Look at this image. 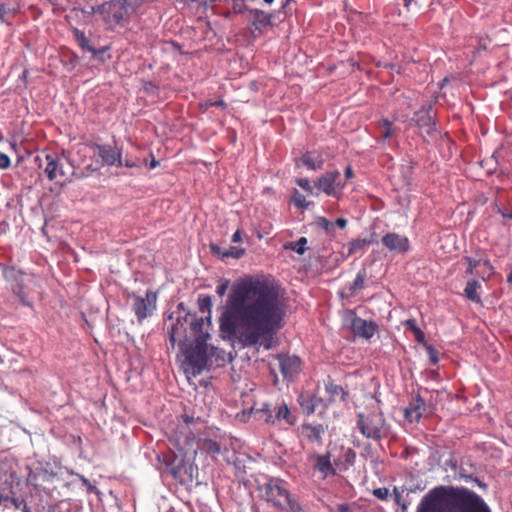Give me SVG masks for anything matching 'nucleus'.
<instances>
[{
	"mask_svg": "<svg viewBox=\"0 0 512 512\" xmlns=\"http://www.w3.org/2000/svg\"><path fill=\"white\" fill-rule=\"evenodd\" d=\"M357 426L362 435L369 439L380 440L388 435V427L380 411H373L366 415L359 414Z\"/></svg>",
	"mask_w": 512,
	"mask_h": 512,
	"instance_id": "423d86ee",
	"label": "nucleus"
},
{
	"mask_svg": "<svg viewBox=\"0 0 512 512\" xmlns=\"http://www.w3.org/2000/svg\"><path fill=\"white\" fill-rule=\"evenodd\" d=\"M198 307L202 314L208 313L207 316L203 317L205 322V329H209L211 325V307H212V301L210 296L207 295H201L198 298Z\"/></svg>",
	"mask_w": 512,
	"mask_h": 512,
	"instance_id": "a878e982",
	"label": "nucleus"
},
{
	"mask_svg": "<svg viewBox=\"0 0 512 512\" xmlns=\"http://www.w3.org/2000/svg\"><path fill=\"white\" fill-rule=\"evenodd\" d=\"M382 244L390 251L405 253L409 250V240L407 237L397 233H388L382 237Z\"/></svg>",
	"mask_w": 512,
	"mask_h": 512,
	"instance_id": "f3484780",
	"label": "nucleus"
},
{
	"mask_svg": "<svg viewBox=\"0 0 512 512\" xmlns=\"http://www.w3.org/2000/svg\"><path fill=\"white\" fill-rule=\"evenodd\" d=\"M34 280H35V276L34 275H30V281L34 282Z\"/></svg>",
	"mask_w": 512,
	"mask_h": 512,
	"instance_id": "774afa93",
	"label": "nucleus"
},
{
	"mask_svg": "<svg viewBox=\"0 0 512 512\" xmlns=\"http://www.w3.org/2000/svg\"><path fill=\"white\" fill-rule=\"evenodd\" d=\"M93 147L97 150V153L104 164L109 166L116 165L119 167L123 165L122 151L116 145L93 144Z\"/></svg>",
	"mask_w": 512,
	"mask_h": 512,
	"instance_id": "ddd939ff",
	"label": "nucleus"
},
{
	"mask_svg": "<svg viewBox=\"0 0 512 512\" xmlns=\"http://www.w3.org/2000/svg\"><path fill=\"white\" fill-rule=\"evenodd\" d=\"M300 161L310 170H320L323 168L324 160L320 153L316 151H308L304 153Z\"/></svg>",
	"mask_w": 512,
	"mask_h": 512,
	"instance_id": "5701e85b",
	"label": "nucleus"
},
{
	"mask_svg": "<svg viewBox=\"0 0 512 512\" xmlns=\"http://www.w3.org/2000/svg\"><path fill=\"white\" fill-rule=\"evenodd\" d=\"M230 285V281L228 279L222 280L216 287V293L218 296L223 297Z\"/></svg>",
	"mask_w": 512,
	"mask_h": 512,
	"instance_id": "ea45409f",
	"label": "nucleus"
},
{
	"mask_svg": "<svg viewBox=\"0 0 512 512\" xmlns=\"http://www.w3.org/2000/svg\"><path fill=\"white\" fill-rule=\"evenodd\" d=\"M298 403L304 414L311 415L315 412L316 407L320 403V399L310 393H301L298 397Z\"/></svg>",
	"mask_w": 512,
	"mask_h": 512,
	"instance_id": "4be33fe9",
	"label": "nucleus"
},
{
	"mask_svg": "<svg viewBox=\"0 0 512 512\" xmlns=\"http://www.w3.org/2000/svg\"><path fill=\"white\" fill-rule=\"evenodd\" d=\"M275 410V423L278 421H285L288 425H294L297 422V418L293 415L288 406L282 402L274 406Z\"/></svg>",
	"mask_w": 512,
	"mask_h": 512,
	"instance_id": "b1692460",
	"label": "nucleus"
},
{
	"mask_svg": "<svg viewBox=\"0 0 512 512\" xmlns=\"http://www.w3.org/2000/svg\"><path fill=\"white\" fill-rule=\"evenodd\" d=\"M370 242L366 239H354L349 242L348 244V254L352 255L359 250H362L366 245H368Z\"/></svg>",
	"mask_w": 512,
	"mask_h": 512,
	"instance_id": "2f4dec72",
	"label": "nucleus"
},
{
	"mask_svg": "<svg viewBox=\"0 0 512 512\" xmlns=\"http://www.w3.org/2000/svg\"><path fill=\"white\" fill-rule=\"evenodd\" d=\"M293 204L298 208H307L308 202L304 195H302L298 190H294L292 197Z\"/></svg>",
	"mask_w": 512,
	"mask_h": 512,
	"instance_id": "f704fd0d",
	"label": "nucleus"
},
{
	"mask_svg": "<svg viewBox=\"0 0 512 512\" xmlns=\"http://www.w3.org/2000/svg\"><path fill=\"white\" fill-rule=\"evenodd\" d=\"M340 510H341L342 512L347 511V510H348V506H347V505H342V506L340 507Z\"/></svg>",
	"mask_w": 512,
	"mask_h": 512,
	"instance_id": "e2e57ef3",
	"label": "nucleus"
},
{
	"mask_svg": "<svg viewBox=\"0 0 512 512\" xmlns=\"http://www.w3.org/2000/svg\"><path fill=\"white\" fill-rule=\"evenodd\" d=\"M507 282H508V284L512 285V269H511V272L509 273V275L507 276Z\"/></svg>",
	"mask_w": 512,
	"mask_h": 512,
	"instance_id": "052dcab7",
	"label": "nucleus"
},
{
	"mask_svg": "<svg viewBox=\"0 0 512 512\" xmlns=\"http://www.w3.org/2000/svg\"><path fill=\"white\" fill-rule=\"evenodd\" d=\"M170 473L173 475L175 479H178L181 477V467L180 466H173L170 469Z\"/></svg>",
	"mask_w": 512,
	"mask_h": 512,
	"instance_id": "864d4df0",
	"label": "nucleus"
},
{
	"mask_svg": "<svg viewBox=\"0 0 512 512\" xmlns=\"http://www.w3.org/2000/svg\"><path fill=\"white\" fill-rule=\"evenodd\" d=\"M425 349H426V352L428 354L430 363L432 365L438 364V362H439V352L437 351V349L435 347H433L432 345H430V344L426 345Z\"/></svg>",
	"mask_w": 512,
	"mask_h": 512,
	"instance_id": "4c0bfd02",
	"label": "nucleus"
},
{
	"mask_svg": "<svg viewBox=\"0 0 512 512\" xmlns=\"http://www.w3.org/2000/svg\"><path fill=\"white\" fill-rule=\"evenodd\" d=\"M210 249L214 254H222L221 248L217 244H211Z\"/></svg>",
	"mask_w": 512,
	"mask_h": 512,
	"instance_id": "bf43d9fd",
	"label": "nucleus"
},
{
	"mask_svg": "<svg viewBox=\"0 0 512 512\" xmlns=\"http://www.w3.org/2000/svg\"><path fill=\"white\" fill-rule=\"evenodd\" d=\"M416 512H491L485 501L464 487L438 486L421 500Z\"/></svg>",
	"mask_w": 512,
	"mask_h": 512,
	"instance_id": "f03ea898",
	"label": "nucleus"
},
{
	"mask_svg": "<svg viewBox=\"0 0 512 512\" xmlns=\"http://www.w3.org/2000/svg\"><path fill=\"white\" fill-rule=\"evenodd\" d=\"M212 106H217V107H221L222 109H224L226 107V104L223 99H219L216 101L207 100L202 104V107H204L205 109H208Z\"/></svg>",
	"mask_w": 512,
	"mask_h": 512,
	"instance_id": "37998d69",
	"label": "nucleus"
},
{
	"mask_svg": "<svg viewBox=\"0 0 512 512\" xmlns=\"http://www.w3.org/2000/svg\"><path fill=\"white\" fill-rule=\"evenodd\" d=\"M313 457L316 460L314 464L316 470L321 472L325 477L327 475H335L336 471L331 464L329 453L325 455H313Z\"/></svg>",
	"mask_w": 512,
	"mask_h": 512,
	"instance_id": "393cba45",
	"label": "nucleus"
},
{
	"mask_svg": "<svg viewBox=\"0 0 512 512\" xmlns=\"http://www.w3.org/2000/svg\"><path fill=\"white\" fill-rule=\"evenodd\" d=\"M12 13V10L4 4H0V19L2 21L6 20V17Z\"/></svg>",
	"mask_w": 512,
	"mask_h": 512,
	"instance_id": "3c124183",
	"label": "nucleus"
},
{
	"mask_svg": "<svg viewBox=\"0 0 512 512\" xmlns=\"http://www.w3.org/2000/svg\"><path fill=\"white\" fill-rule=\"evenodd\" d=\"M141 165V162L139 159H129V158H126L125 160H123V165L122 166H125V167H128V168H134V167H140Z\"/></svg>",
	"mask_w": 512,
	"mask_h": 512,
	"instance_id": "09e8293b",
	"label": "nucleus"
},
{
	"mask_svg": "<svg viewBox=\"0 0 512 512\" xmlns=\"http://www.w3.org/2000/svg\"><path fill=\"white\" fill-rule=\"evenodd\" d=\"M464 260L466 261L468 267L466 269V274L467 275H473L474 274V270L478 267V266H481V259H474L472 257H465Z\"/></svg>",
	"mask_w": 512,
	"mask_h": 512,
	"instance_id": "e433bc0d",
	"label": "nucleus"
},
{
	"mask_svg": "<svg viewBox=\"0 0 512 512\" xmlns=\"http://www.w3.org/2000/svg\"><path fill=\"white\" fill-rule=\"evenodd\" d=\"M378 329V326L372 322L367 321L362 318H355L352 321V330L355 333V335L363 337L365 339H370L374 336Z\"/></svg>",
	"mask_w": 512,
	"mask_h": 512,
	"instance_id": "a211bd4d",
	"label": "nucleus"
},
{
	"mask_svg": "<svg viewBox=\"0 0 512 512\" xmlns=\"http://www.w3.org/2000/svg\"><path fill=\"white\" fill-rule=\"evenodd\" d=\"M12 503L14 504V506L18 509L21 507V505L24 506V504H26L24 502V500H19L18 498H12Z\"/></svg>",
	"mask_w": 512,
	"mask_h": 512,
	"instance_id": "13d9d810",
	"label": "nucleus"
},
{
	"mask_svg": "<svg viewBox=\"0 0 512 512\" xmlns=\"http://www.w3.org/2000/svg\"><path fill=\"white\" fill-rule=\"evenodd\" d=\"M299 429L301 437L308 442L316 443L318 446L323 444L325 428L322 424L303 423Z\"/></svg>",
	"mask_w": 512,
	"mask_h": 512,
	"instance_id": "2eb2a0df",
	"label": "nucleus"
},
{
	"mask_svg": "<svg viewBox=\"0 0 512 512\" xmlns=\"http://www.w3.org/2000/svg\"><path fill=\"white\" fill-rule=\"evenodd\" d=\"M264 494L266 501L279 509L289 506L295 512L299 508L298 504L291 499L288 490L282 486L278 479H271L266 483Z\"/></svg>",
	"mask_w": 512,
	"mask_h": 512,
	"instance_id": "6e6552de",
	"label": "nucleus"
},
{
	"mask_svg": "<svg viewBox=\"0 0 512 512\" xmlns=\"http://www.w3.org/2000/svg\"><path fill=\"white\" fill-rule=\"evenodd\" d=\"M432 110V105H429L428 107H422L420 110L415 112L411 118V123H414L417 127H419L428 136L431 137L437 134L436 122L431 115Z\"/></svg>",
	"mask_w": 512,
	"mask_h": 512,
	"instance_id": "f8f14e48",
	"label": "nucleus"
},
{
	"mask_svg": "<svg viewBox=\"0 0 512 512\" xmlns=\"http://www.w3.org/2000/svg\"><path fill=\"white\" fill-rule=\"evenodd\" d=\"M286 306L271 277L246 276L235 282L219 317L220 331L245 346L273 336L283 326Z\"/></svg>",
	"mask_w": 512,
	"mask_h": 512,
	"instance_id": "f257e3e1",
	"label": "nucleus"
},
{
	"mask_svg": "<svg viewBox=\"0 0 512 512\" xmlns=\"http://www.w3.org/2000/svg\"><path fill=\"white\" fill-rule=\"evenodd\" d=\"M403 325L407 330L411 331L412 333H415V331H418L420 329L416 319H408L403 322Z\"/></svg>",
	"mask_w": 512,
	"mask_h": 512,
	"instance_id": "c03bdc74",
	"label": "nucleus"
},
{
	"mask_svg": "<svg viewBox=\"0 0 512 512\" xmlns=\"http://www.w3.org/2000/svg\"><path fill=\"white\" fill-rule=\"evenodd\" d=\"M406 7H408L411 3V0H403Z\"/></svg>",
	"mask_w": 512,
	"mask_h": 512,
	"instance_id": "338daca9",
	"label": "nucleus"
},
{
	"mask_svg": "<svg viewBox=\"0 0 512 512\" xmlns=\"http://www.w3.org/2000/svg\"><path fill=\"white\" fill-rule=\"evenodd\" d=\"M241 241V232L240 230H237L233 235H232V242L234 243H237Z\"/></svg>",
	"mask_w": 512,
	"mask_h": 512,
	"instance_id": "4d7b16f0",
	"label": "nucleus"
},
{
	"mask_svg": "<svg viewBox=\"0 0 512 512\" xmlns=\"http://www.w3.org/2000/svg\"><path fill=\"white\" fill-rule=\"evenodd\" d=\"M22 510H23V512H30V510H29V508H28L27 504H24V506H23V509H22Z\"/></svg>",
	"mask_w": 512,
	"mask_h": 512,
	"instance_id": "0e129e2a",
	"label": "nucleus"
},
{
	"mask_svg": "<svg viewBox=\"0 0 512 512\" xmlns=\"http://www.w3.org/2000/svg\"><path fill=\"white\" fill-rule=\"evenodd\" d=\"M132 309L139 323L151 316L156 309L157 294L151 290H147L145 297L133 294Z\"/></svg>",
	"mask_w": 512,
	"mask_h": 512,
	"instance_id": "9b49d317",
	"label": "nucleus"
},
{
	"mask_svg": "<svg viewBox=\"0 0 512 512\" xmlns=\"http://www.w3.org/2000/svg\"><path fill=\"white\" fill-rule=\"evenodd\" d=\"M194 322H202L201 325V334H204L207 329H205V322L203 317H198L196 313H186L183 317H178L176 322L172 324V327L169 331V341L171 343L172 348L175 347L176 344L179 345L182 350L183 347H186L190 338H198L200 333H197V330H193Z\"/></svg>",
	"mask_w": 512,
	"mask_h": 512,
	"instance_id": "20e7f679",
	"label": "nucleus"
},
{
	"mask_svg": "<svg viewBox=\"0 0 512 512\" xmlns=\"http://www.w3.org/2000/svg\"><path fill=\"white\" fill-rule=\"evenodd\" d=\"M157 165H158V161H156V160H154V159H153V160L151 161L150 167H151V168H155Z\"/></svg>",
	"mask_w": 512,
	"mask_h": 512,
	"instance_id": "680f3d73",
	"label": "nucleus"
},
{
	"mask_svg": "<svg viewBox=\"0 0 512 512\" xmlns=\"http://www.w3.org/2000/svg\"><path fill=\"white\" fill-rule=\"evenodd\" d=\"M10 158L0 151V168L7 169L10 166Z\"/></svg>",
	"mask_w": 512,
	"mask_h": 512,
	"instance_id": "8fccbe9b",
	"label": "nucleus"
},
{
	"mask_svg": "<svg viewBox=\"0 0 512 512\" xmlns=\"http://www.w3.org/2000/svg\"><path fill=\"white\" fill-rule=\"evenodd\" d=\"M317 225L319 227H321L322 229H324L326 232H329L331 230V228L334 226V223L330 222L325 217H319L317 219Z\"/></svg>",
	"mask_w": 512,
	"mask_h": 512,
	"instance_id": "79ce46f5",
	"label": "nucleus"
},
{
	"mask_svg": "<svg viewBox=\"0 0 512 512\" xmlns=\"http://www.w3.org/2000/svg\"><path fill=\"white\" fill-rule=\"evenodd\" d=\"M147 0H124L126 10L131 17Z\"/></svg>",
	"mask_w": 512,
	"mask_h": 512,
	"instance_id": "72a5a7b5",
	"label": "nucleus"
},
{
	"mask_svg": "<svg viewBox=\"0 0 512 512\" xmlns=\"http://www.w3.org/2000/svg\"><path fill=\"white\" fill-rule=\"evenodd\" d=\"M177 446L178 450L184 455H187L189 452H191L194 458L197 455V449L203 453H206L207 455H210L213 459H216L217 456L221 453L220 444L215 440L208 438L199 440L197 447L194 448V437L192 432L189 430L181 432V436L177 438Z\"/></svg>",
	"mask_w": 512,
	"mask_h": 512,
	"instance_id": "39448f33",
	"label": "nucleus"
},
{
	"mask_svg": "<svg viewBox=\"0 0 512 512\" xmlns=\"http://www.w3.org/2000/svg\"><path fill=\"white\" fill-rule=\"evenodd\" d=\"M1 268L4 279L11 284V290L13 294L23 305L31 306V302L28 298V293L24 283V276L26 274L21 270H17L13 266L1 264Z\"/></svg>",
	"mask_w": 512,
	"mask_h": 512,
	"instance_id": "1a4fd4ad",
	"label": "nucleus"
},
{
	"mask_svg": "<svg viewBox=\"0 0 512 512\" xmlns=\"http://www.w3.org/2000/svg\"><path fill=\"white\" fill-rule=\"evenodd\" d=\"M377 130L381 140L389 139L393 135V124L388 119H381L377 123Z\"/></svg>",
	"mask_w": 512,
	"mask_h": 512,
	"instance_id": "c756f323",
	"label": "nucleus"
},
{
	"mask_svg": "<svg viewBox=\"0 0 512 512\" xmlns=\"http://www.w3.org/2000/svg\"><path fill=\"white\" fill-rule=\"evenodd\" d=\"M367 278V271L365 268H362L358 271L356 278L349 286V292L351 295L355 294L357 291L362 290L365 286V280Z\"/></svg>",
	"mask_w": 512,
	"mask_h": 512,
	"instance_id": "c85d7f7f",
	"label": "nucleus"
},
{
	"mask_svg": "<svg viewBox=\"0 0 512 512\" xmlns=\"http://www.w3.org/2000/svg\"><path fill=\"white\" fill-rule=\"evenodd\" d=\"M480 287L481 285L478 281L471 280L466 284L464 295L472 302L481 303V297L477 292Z\"/></svg>",
	"mask_w": 512,
	"mask_h": 512,
	"instance_id": "bb28decb",
	"label": "nucleus"
},
{
	"mask_svg": "<svg viewBox=\"0 0 512 512\" xmlns=\"http://www.w3.org/2000/svg\"><path fill=\"white\" fill-rule=\"evenodd\" d=\"M413 335H414L415 340L419 344L423 345L424 347L426 345H428V343H427V341L425 339V334H424V332L421 329H419L418 331H415V333H413Z\"/></svg>",
	"mask_w": 512,
	"mask_h": 512,
	"instance_id": "49530a36",
	"label": "nucleus"
},
{
	"mask_svg": "<svg viewBox=\"0 0 512 512\" xmlns=\"http://www.w3.org/2000/svg\"><path fill=\"white\" fill-rule=\"evenodd\" d=\"M346 183L341 181V174L338 170L326 172L315 182V187L328 196L339 198Z\"/></svg>",
	"mask_w": 512,
	"mask_h": 512,
	"instance_id": "9d476101",
	"label": "nucleus"
},
{
	"mask_svg": "<svg viewBox=\"0 0 512 512\" xmlns=\"http://www.w3.org/2000/svg\"><path fill=\"white\" fill-rule=\"evenodd\" d=\"M142 88L143 91L147 94H156L159 90V87L151 81L144 82Z\"/></svg>",
	"mask_w": 512,
	"mask_h": 512,
	"instance_id": "a19ab883",
	"label": "nucleus"
},
{
	"mask_svg": "<svg viewBox=\"0 0 512 512\" xmlns=\"http://www.w3.org/2000/svg\"><path fill=\"white\" fill-rule=\"evenodd\" d=\"M249 14V22L254 32L261 34L264 29L272 26L273 14L256 8L250 9Z\"/></svg>",
	"mask_w": 512,
	"mask_h": 512,
	"instance_id": "4468645a",
	"label": "nucleus"
},
{
	"mask_svg": "<svg viewBox=\"0 0 512 512\" xmlns=\"http://www.w3.org/2000/svg\"><path fill=\"white\" fill-rule=\"evenodd\" d=\"M251 8H249L244 0H233L232 3V13L234 14H243L244 12H249Z\"/></svg>",
	"mask_w": 512,
	"mask_h": 512,
	"instance_id": "c9c22d12",
	"label": "nucleus"
},
{
	"mask_svg": "<svg viewBox=\"0 0 512 512\" xmlns=\"http://www.w3.org/2000/svg\"><path fill=\"white\" fill-rule=\"evenodd\" d=\"M481 265L488 271V277L493 273V266L488 259H481Z\"/></svg>",
	"mask_w": 512,
	"mask_h": 512,
	"instance_id": "603ef678",
	"label": "nucleus"
},
{
	"mask_svg": "<svg viewBox=\"0 0 512 512\" xmlns=\"http://www.w3.org/2000/svg\"><path fill=\"white\" fill-rule=\"evenodd\" d=\"M277 359L284 378L290 379L300 371L301 360L299 357L281 354Z\"/></svg>",
	"mask_w": 512,
	"mask_h": 512,
	"instance_id": "dca6fc26",
	"label": "nucleus"
},
{
	"mask_svg": "<svg viewBox=\"0 0 512 512\" xmlns=\"http://www.w3.org/2000/svg\"><path fill=\"white\" fill-rule=\"evenodd\" d=\"M95 12L101 16V19L109 28L128 23L130 20L124 0L104 2L96 8Z\"/></svg>",
	"mask_w": 512,
	"mask_h": 512,
	"instance_id": "0eeeda50",
	"label": "nucleus"
},
{
	"mask_svg": "<svg viewBox=\"0 0 512 512\" xmlns=\"http://www.w3.org/2000/svg\"><path fill=\"white\" fill-rule=\"evenodd\" d=\"M243 254V250H238L234 247H231L229 250L222 253V257H234L239 258Z\"/></svg>",
	"mask_w": 512,
	"mask_h": 512,
	"instance_id": "a18cd8bd",
	"label": "nucleus"
},
{
	"mask_svg": "<svg viewBox=\"0 0 512 512\" xmlns=\"http://www.w3.org/2000/svg\"><path fill=\"white\" fill-rule=\"evenodd\" d=\"M250 414L253 416V418L257 421H261L266 424L274 425L275 424V410L274 407H272L268 403H263L261 407H255L253 406L250 409Z\"/></svg>",
	"mask_w": 512,
	"mask_h": 512,
	"instance_id": "aec40b11",
	"label": "nucleus"
},
{
	"mask_svg": "<svg viewBox=\"0 0 512 512\" xmlns=\"http://www.w3.org/2000/svg\"><path fill=\"white\" fill-rule=\"evenodd\" d=\"M425 410V401L420 395H416L405 408L404 416L409 422L418 421Z\"/></svg>",
	"mask_w": 512,
	"mask_h": 512,
	"instance_id": "6ab92c4d",
	"label": "nucleus"
},
{
	"mask_svg": "<svg viewBox=\"0 0 512 512\" xmlns=\"http://www.w3.org/2000/svg\"><path fill=\"white\" fill-rule=\"evenodd\" d=\"M184 420L186 423H190L192 421V418H190L189 416H185Z\"/></svg>",
	"mask_w": 512,
	"mask_h": 512,
	"instance_id": "69168bd1",
	"label": "nucleus"
},
{
	"mask_svg": "<svg viewBox=\"0 0 512 512\" xmlns=\"http://www.w3.org/2000/svg\"><path fill=\"white\" fill-rule=\"evenodd\" d=\"M325 388L332 399H335L338 396H343L345 394L343 388L332 381H328L325 385Z\"/></svg>",
	"mask_w": 512,
	"mask_h": 512,
	"instance_id": "473e14b6",
	"label": "nucleus"
},
{
	"mask_svg": "<svg viewBox=\"0 0 512 512\" xmlns=\"http://www.w3.org/2000/svg\"><path fill=\"white\" fill-rule=\"evenodd\" d=\"M389 491L387 488H377L373 491V495L378 499L385 500L388 497Z\"/></svg>",
	"mask_w": 512,
	"mask_h": 512,
	"instance_id": "de8ad7c7",
	"label": "nucleus"
},
{
	"mask_svg": "<svg viewBox=\"0 0 512 512\" xmlns=\"http://www.w3.org/2000/svg\"><path fill=\"white\" fill-rule=\"evenodd\" d=\"M46 167L44 172L50 181L55 180L58 176H65V172L62 169V164L56 154H47L45 156Z\"/></svg>",
	"mask_w": 512,
	"mask_h": 512,
	"instance_id": "412c9836",
	"label": "nucleus"
},
{
	"mask_svg": "<svg viewBox=\"0 0 512 512\" xmlns=\"http://www.w3.org/2000/svg\"><path fill=\"white\" fill-rule=\"evenodd\" d=\"M201 325L202 322H194L193 330H197V333H201ZM209 338V332L205 331L204 334H200V336L194 340V346L189 344L181 350L185 355L186 372L191 373L194 377L200 375L203 370L212 366V359L214 357L216 359L220 358V355L223 353V351L217 347L207 344Z\"/></svg>",
	"mask_w": 512,
	"mask_h": 512,
	"instance_id": "7ed1b4c3",
	"label": "nucleus"
},
{
	"mask_svg": "<svg viewBox=\"0 0 512 512\" xmlns=\"http://www.w3.org/2000/svg\"><path fill=\"white\" fill-rule=\"evenodd\" d=\"M296 183L299 187H301L304 191H306L309 194H313V187L311 186L310 182L306 178H297Z\"/></svg>",
	"mask_w": 512,
	"mask_h": 512,
	"instance_id": "58836bf2",
	"label": "nucleus"
},
{
	"mask_svg": "<svg viewBox=\"0 0 512 512\" xmlns=\"http://www.w3.org/2000/svg\"><path fill=\"white\" fill-rule=\"evenodd\" d=\"M345 177L347 179H351L354 177V173H353V170H352V167L351 166H347L346 169H345Z\"/></svg>",
	"mask_w": 512,
	"mask_h": 512,
	"instance_id": "6e6d98bb",
	"label": "nucleus"
},
{
	"mask_svg": "<svg viewBox=\"0 0 512 512\" xmlns=\"http://www.w3.org/2000/svg\"><path fill=\"white\" fill-rule=\"evenodd\" d=\"M74 34H75V37H76V41H77L78 45L81 47L82 50L91 52L94 55L97 54V51L94 49L93 46L90 45V41L85 36L84 32L76 29L74 31Z\"/></svg>",
	"mask_w": 512,
	"mask_h": 512,
	"instance_id": "7c9ffc66",
	"label": "nucleus"
},
{
	"mask_svg": "<svg viewBox=\"0 0 512 512\" xmlns=\"http://www.w3.org/2000/svg\"><path fill=\"white\" fill-rule=\"evenodd\" d=\"M335 225H337L338 227L340 228H345L346 225H347V220L344 219V218H338L336 221H335Z\"/></svg>",
	"mask_w": 512,
	"mask_h": 512,
	"instance_id": "5fc2aeb1",
	"label": "nucleus"
},
{
	"mask_svg": "<svg viewBox=\"0 0 512 512\" xmlns=\"http://www.w3.org/2000/svg\"><path fill=\"white\" fill-rule=\"evenodd\" d=\"M308 240L306 237H300L297 241L287 242L284 244V250H291L299 255H303L307 250Z\"/></svg>",
	"mask_w": 512,
	"mask_h": 512,
	"instance_id": "cd10ccee",
	"label": "nucleus"
}]
</instances>
